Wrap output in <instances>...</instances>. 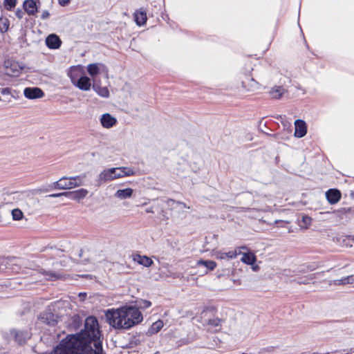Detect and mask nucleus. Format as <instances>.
Here are the masks:
<instances>
[{
	"instance_id": "nucleus-6",
	"label": "nucleus",
	"mask_w": 354,
	"mask_h": 354,
	"mask_svg": "<svg viewBox=\"0 0 354 354\" xmlns=\"http://www.w3.org/2000/svg\"><path fill=\"white\" fill-rule=\"evenodd\" d=\"M73 183L72 177L63 176L53 183L51 189H71L75 187V184Z\"/></svg>"
},
{
	"instance_id": "nucleus-36",
	"label": "nucleus",
	"mask_w": 354,
	"mask_h": 354,
	"mask_svg": "<svg viewBox=\"0 0 354 354\" xmlns=\"http://www.w3.org/2000/svg\"><path fill=\"white\" fill-rule=\"evenodd\" d=\"M241 250H248V248L246 246H241L236 248L233 250H230V252H235V258L237 257V255L241 254Z\"/></svg>"
},
{
	"instance_id": "nucleus-7",
	"label": "nucleus",
	"mask_w": 354,
	"mask_h": 354,
	"mask_svg": "<svg viewBox=\"0 0 354 354\" xmlns=\"http://www.w3.org/2000/svg\"><path fill=\"white\" fill-rule=\"evenodd\" d=\"M10 334L15 338V340L19 344H24L30 338V333L28 330H19L12 329L10 330Z\"/></svg>"
},
{
	"instance_id": "nucleus-5",
	"label": "nucleus",
	"mask_w": 354,
	"mask_h": 354,
	"mask_svg": "<svg viewBox=\"0 0 354 354\" xmlns=\"http://www.w3.org/2000/svg\"><path fill=\"white\" fill-rule=\"evenodd\" d=\"M17 261V259L15 257L0 258V272H3L9 269L14 272H18L19 268Z\"/></svg>"
},
{
	"instance_id": "nucleus-45",
	"label": "nucleus",
	"mask_w": 354,
	"mask_h": 354,
	"mask_svg": "<svg viewBox=\"0 0 354 354\" xmlns=\"http://www.w3.org/2000/svg\"><path fill=\"white\" fill-rule=\"evenodd\" d=\"M259 267L258 266H255L252 267L253 270L257 271L258 270Z\"/></svg>"
},
{
	"instance_id": "nucleus-43",
	"label": "nucleus",
	"mask_w": 354,
	"mask_h": 354,
	"mask_svg": "<svg viewBox=\"0 0 354 354\" xmlns=\"http://www.w3.org/2000/svg\"><path fill=\"white\" fill-rule=\"evenodd\" d=\"M3 95H8L10 93V90L8 88H3L1 91Z\"/></svg>"
},
{
	"instance_id": "nucleus-32",
	"label": "nucleus",
	"mask_w": 354,
	"mask_h": 354,
	"mask_svg": "<svg viewBox=\"0 0 354 354\" xmlns=\"http://www.w3.org/2000/svg\"><path fill=\"white\" fill-rule=\"evenodd\" d=\"M136 303H137L136 308L138 310H139V308H142V309L148 308L151 306V301H147V300L141 299L140 301H137Z\"/></svg>"
},
{
	"instance_id": "nucleus-37",
	"label": "nucleus",
	"mask_w": 354,
	"mask_h": 354,
	"mask_svg": "<svg viewBox=\"0 0 354 354\" xmlns=\"http://www.w3.org/2000/svg\"><path fill=\"white\" fill-rule=\"evenodd\" d=\"M302 221L306 226L310 225L311 223V218L308 216H304L302 217Z\"/></svg>"
},
{
	"instance_id": "nucleus-1",
	"label": "nucleus",
	"mask_w": 354,
	"mask_h": 354,
	"mask_svg": "<svg viewBox=\"0 0 354 354\" xmlns=\"http://www.w3.org/2000/svg\"><path fill=\"white\" fill-rule=\"evenodd\" d=\"M105 317L110 326L116 329L124 330L130 329L143 319L140 311L133 306L108 310Z\"/></svg>"
},
{
	"instance_id": "nucleus-11",
	"label": "nucleus",
	"mask_w": 354,
	"mask_h": 354,
	"mask_svg": "<svg viewBox=\"0 0 354 354\" xmlns=\"http://www.w3.org/2000/svg\"><path fill=\"white\" fill-rule=\"evenodd\" d=\"M295 136L297 138L304 137L307 132L306 124L304 120H296L295 122Z\"/></svg>"
},
{
	"instance_id": "nucleus-16",
	"label": "nucleus",
	"mask_w": 354,
	"mask_h": 354,
	"mask_svg": "<svg viewBox=\"0 0 354 354\" xmlns=\"http://www.w3.org/2000/svg\"><path fill=\"white\" fill-rule=\"evenodd\" d=\"M286 90L281 86H274L269 91V94L272 98L275 100L281 99L283 95L285 93Z\"/></svg>"
},
{
	"instance_id": "nucleus-26",
	"label": "nucleus",
	"mask_w": 354,
	"mask_h": 354,
	"mask_svg": "<svg viewBox=\"0 0 354 354\" xmlns=\"http://www.w3.org/2000/svg\"><path fill=\"white\" fill-rule=\"evenodd\" d=\"M163 322L162 320H158L153 322L151 324L150 328L149 329V333L150 334L157 333L163 327Z\"/></svg>"
},
{
	"instance_id": "nucleus-39",
	"label": "nucleus",
	"mask_w": 354,
	"mask_h": 354,
	"mask_svg": "<svg viewBox=\"0 0 354 354\" xmlns=\"http://www.w3.org/2000/svg\"><path fill=\"white\" fill-rule=\"evenodd\" d=\"M50 16V13L48 10H44L41 15V18L44 20L47 19Z\"/></svg>"
},
{
	"instance_id": "nucleus-46",
	"label": "nucleus",
	"mask_w": 354,
	"mask_h": 354,
	"mask_svg": "<svg viewBox=\"0 0 354 354\" xmlns=\"http://www.w3.org/2000/svg\"><path fill=\"white\" fill-rule=\"evenodd\" d=\"M80 297H86V293H80Z\"/></svg>"
},
{
	"instance_id": "nucleus-23",
	"label": "nucleus",
	"mask_w": 354,
	"mask_h": 354,
	"mask_svg": "<svg viewBox=\"0 0 354 354\" xmlns=\"http://www.w3.org/2000/svg\"><path fill=\"white\" fill-rule=\"evenodd\" d=\"M147 14L143 10H137L135 13V20L138 26H142L145 24L147 21Z\"/></svg>"
},
{
	"instance_id": "nucleus-30",
	"label": "nucleus",
	"mask_w": 354,
	"mask_h": 354,
	"mask_svg": "<svg viewBox=\"0 0 354 354\" xmlns=\"http://www.w3.org/2000/svg\"><path fill=\"white\" fill-rule=\"evenodd\" d=\"M12 219L15 221H20L24 218V213L18 208L12 210Z\"/></svg>"
},
{
	"instance_id": "nucleus-18",
	"label": "nucleus",
	"mask_w": 354,
	"mask_h": 354,
	"mask_svg": "<svg viewBox=\"0 0 354 354\" xmlns=\"http://www.w3.org/2000/svg\"><path fill=\"white\" fill-rule=\"evenodd\" d=\"M92 88L102 97L108 98L109 97V91L107 87L101 86L99 84L94 83Z\"/></svg>"
},
{
	"instance_id": "nucleus-38",
	"label": "nucleus",
	"mask_w": 354,
	"mask_h": 354,
	"mask_svg": "<svg viewBox=\"0 0 354 354\" xmlns=\"http://www.w3.org/2000/svg\"><path fill=\"white\" fill-rule=\"evenodd\" d=\"M66 192H62V193H56V194H52L48 196L50 198H57L62 196H66Z\"/></svg>"
},
{
	"instance_id": "nucleus-40",
	"label": "nucleus",
	"mask_w": 354,
	"mask_h": 354,
	"mask_svg": "<svg viewBox=\"0 0 354 354\" xmlns=\"http://www.w3.org/2000/svg\"><path fill=\"white\" fill-rule=\"evenodd\" d=\"M24 15V12L21 10H17L15 12L16 17L19 19L23 18Z\"/></svg>"
},
{
	"instance_id": "nucleus-42",
	"label": "nucleus",
	"mask_w": 354,
	"mask_h": 354,
	"mask_svg": "<svg viewBox=\"0 0 354 354\" xmlns=\"http://www.w3.org/2000/svg\"><path fill=\"white\" fill-rule=\"evenodd\" d=\"M70 1L71 0H58V2L61 6H65L70 3Z\"/></svg>"
},
{
	"instance_id": "nucleus-20",
	"label": "nucleus",
	"mask_w": 354,
	"mask_h": 354,
	"mask_svg": "<svg viewBox=\"0 0 354 354\" xmlns=\"http://www.w3.org/2000/svg\"><path fill=\"white\" fill-rule=\"evenodd\" d=\"M133 189L131 188H126L124 189H118L115 194V196L121 200L129 198L131 197L133 194Z\"/></svg>"
},
{
	"instance_id": "nucleus-8",
	"label": "nucleus",
	"mask_w": 354,
	"mask_h": 354,
	"mask_svg": "<svg viewBox=\"0 0 354 354\" xmlns=\"http://www.w3.org/2000/svg\"><path fill=\"white\" fill-rule=\"evenodd\" d=\"M71 82L73 85L82 91H88L91 86V80L86 76H82L77 80H71Z\"/></svg>"
},
{
	"instance_id": "nucleus-31",
	"label": "nucleus",
	"mask_w": 354,
	"mask_h": 354,
	"mask_svg": "<svg viewBox=\"0 0 354 354\" xmlns=\"http://www.w3.org/2000/svg\"><path fill=\"white\" fill-rule=\"evenodd\" d=\"M250 81H251V85L250 87H248L245 85V83L244 82H241V88L243 91H254L255 86L257 85V82L253 78H251Z\"/></svg>"
},
{
	"instance_id": "nucleus-24",
	"label": "nucleus",
	"mask_w": 354,
	"mask_h": 354,
	"mask_svg": "<svg viewBox=\"0 0 354 354\" xmlns=\"http://www.w3.org/2000/svg\"><path fill=\"white\" fill-rule=\"evenodd\" d=\"M197 266H203L209 270H213L216 267V263L210 260H199L196 263Z\"/></svg>"
},
{
	"instance_id": "nucleus-17",
	"label": "nucleus",
	"mask_w": 354,
	"mask_h": 354,
	"mask_svg": "<svg viewBox=\"0 0 354 354\" xmlns=\"http://www.w3.org/2000/svg\"><path fill=\"white\" fill-rule=\"evenodd\" d=\"M214 256L221 260H230L235 259V252H223L221 250L215 251L214 252Z\"/></svg>"
},
{
	"instance_id": "nucleus-10",
	"label": "nucleus",
	"mask_w": 354,
	"mask_h": 354,
	"mask_svg": "<svg viewBox=\"0 0 354 354\" xmlns=\"http://www.w3.org/2000/svg\"><path fill=\"white\" fill-rule=\"evenodd\" d=\"M39 1L37 0H26L24 2V9L29 15H35L37 12Z\"/></svg>"
},
{
	"instance_id": "nucleus-4",
	"label": "nucleus",
	"mask_w": 354,
	"mask_h": 354,
	"mask_svg": "<svg viewBox=\"0 0 354 354\" xmlns=\"http://www.w3.org/2000/svg\"><path fill=\"white\" fill-rule=\"evenodd\" d=\"M39 321L41 324H44L50 326H55L58 323L59 317L50 309H48L40 314Z\"/></svg>"
},
{
	"instance_id": "nucleus-27",
	"label": "nucleus",
	"mask_w": 354,
	"mask_h": 354,
	"mask_svg": "<svg viewBox=\"0 0 354 354\" xmlns=\"http://www.w3.org/2000/svg\"><path fill=\"white\" fill-rule=\"evenodd\" d=\"M99 64L94 63L87 66V71L91 76L94 77L99 73Z\"/></svg>"
},
{
	"instance_id": "nucleus-44",
	"label": "nucleus",
	"mask_w": 354,
	"mask_h": 354,
	"mask_svg": "<svg viewBox=\"0 0 354 354\" xmlns=\"http://www.w3.org/2000/svg\"><path fill=\"white\" fill-rule=\"evenodd\" d=\"M145 212L147 213H153L154 212L153 207H149V208L146 209Z\"/></svg>"
},
{
	"instance_id": "nucleus-2",
	"label": "nucleus",
	"mask_w": 354,
	"mask_h": 354,
	"mask_svg": "<svg viewBox=\"0 0 354 354\" xmlns=\"http://www.w3.org/2000/svg\"><path fill=\"white\" fill-rule=\"evenodd\" d=\"M133 169L127 167H113L106 169L102 171L97 180V185H100L114 180L118 178L134 175Z\"/></svg>"
},
{
	"instance_id": "nucleus-19",
	"label": "nucleus",
	"mask_w": 354,
	"mask_h": 354,
	"mask_svg": "<svg viewBox=\"0 0 354 354\" xmlns=\"http://www.w3.org/2000/svg\"><path fill=\"white\" fill-rule=\"evenodd\" d=\"M133 259L134 261L144 266L145 267H149L153 263V261L147 256H141L140 254H137L133 257Z\"/></svg>"
},
{
	"instance_id": "nucleus-28",
	"label": "nucleus",
	"mask_w": 354,
	"mask_h": 354,
	"mask_svg": "<svg viewBox=\"0 0 354 354\" xmlns=\"http://www.w3.org/2000/svg\"><path fill=\"white\" fill-rule=\"evenodd\" d=\"M10 26L9 20L6 17L0 18V31L1 32H6L8 31Z\"/></svg>"
},
{
	"instance_id": "nucleus-9",
	"label": "nucleus",
	"mask_w": 354,
	"mask_h": 354,
	"mask_svg": "<svg viewBox=\"0 0 354 354\" xmlns=\"http://www.w3.org/2000/svg\"><path fill=\"white\" fill-rule=\"evenodd\" d=\"M24 95L26 98L33 100L42 97L44 93L42 90L39 88L28 87L24 89Z\"/></svg>"
},
{
	"instance_id": "nucleus-3",
	"label": "nucleus",
	"mask_w": 354,
	"mask_h": 354,
	"mask_svg": "<svg viewBox=\"0 0 354 354\" xmlns=\"http://www.w3.org/2000/svg\"><path fill=\"white\" fill-rule=\"evenodd\" d=\"M3 68L5 73L10 77H17L20 75L24 66L18 62L7 59L4 61Z\"/></svg>"
},
{
	"instance_id": "nucleus-33",
	"label": "nucleus",
	"mask_w": 354,
	"mask_h": 354,
	"mask_svg": "<svg viewBox=\"0 0 354 354\" xmlns=\"http://www.w3.org/2000/svg\"><path fill=\"white\" fill-rule=\"evenodd\" d=\"M17 0H4V8L8 10H12L17 4Z\"/></svg>"
},
{
	"instance_id": "nucleus-35",
	"label": "nucleus",
	"mask_w": 354,
	"mask_h": 354,
	"mask_svg": "<svg viewBox=\"0 0 354 354\" xmlns=\"http://www.w3.org/2000/svg\"><path fill=\"white\" fill-rule=\"evenodd\" d=\"M222 320L219 318H214L208 320V324L213 327H218L221 325Z\"/></svg>"
},
{
	"instance_id": "nucleus-34",
	"label": "nucleus",
	"mask_w": 354,
	"mask_h": 354,
	"mask_svg": "<svg viewBox=\"0 0 354 354\" xmlns=\"http://www.w3.org/2000/svg\"><path fill=\"white\" fill-rule=\"evenodd\" d=\"M316 278L315 274H311L308 276H306L304 279H301V280H297V283L298 284H308L310 280L315 279Z\"/></svg>"
},
{
	"instance_id": "nucleus-22",
	"label": "nucleus",
	"mask_w": 354,
	"mask_h": 354,
	"mask_svg": "<svg viewBox=\"0 0 354 354\" xmlns=\"http://www.w3.org/2000/svg\"><path fill=\"white\" fill-rule=\"evenodd\" d=\"M241 261L245 264L253 265L257 258L252 252H243Z\"/></svg>"
},
{
	"instance_id": "nucleus-12",
	"label": "nucleus",
	"mask_w": 354,
	"mask_h": 354,
	"mask_svg": "<svg viewBox=\"0 0 354 354\" xmlns=\"http://www.w3.org/2000/svg\"><path fill=\"white\" fill-rule=\"evenodd\" d=\"M100 122L103 127L109 129L116 124L117 120L111 114L104 113L101 116Z\"/></svg>"
},
{
	"instance_id": "nucleus-15",
	"label": "nucleus",
	"mask_w": 354,
	"mask_h": 354,
	"mask_svg": "<svg viewBox=\"0 0 354 354\" xmlns=\"http://www.w3.org/2000/svg\"><path fill=\"white\" fill-rule=\"evenodd\" d=\"M326 194L327 200L330 204L337 203L341 198V193L337 189H329Z\"/></svg>"
},
{
	"instance_id": "nucleus-41",
	"label": "nucleus",
	"mask_w": 354,
	"mask_h": 354,
	"mask_svg": "<svg viewBox=\"0 0 354 354\" xmlns=\"http://www.w3.org/2000/svg\"><path fill=\"white\" fill-rule=\"evenodd\" d=\"M176 205H177V206H178V207L179 209H182V208H188V209H189V207H187V206L186 205V204H185V203H181V202H176Z\"/></svg>"
},
{
	"instance_id": "nucleus-21",
	"label": "nucleus",
	"mask_w": 354,
	"mask_h": 354,
	"mask_svg": "<svg viewBox=\"0 0 354 354\" xmlns=\"http://www.w3.org/2000/svg\"><path fill=\"white\" fill-rule=\"evenodd\" d=\"M354 283V276L351 275V276H348L346 277H344L340 279L333 280L330 282V285L340 286V285H345V284H349V283Z\"/></svg>"
},
{
	"instance_id": "nucleus-14",
	"label": "nucleus",
	"mask_w": 354,
	"mask_h": 354,
	"mask_svg": "<svg viewBox=\"0 0 354 354\" xmlns=\"http://www.w3.org/2000/svg\"><path fill=\"white\" fill-rule=\"evenodd\" d=\"M88 192L86 189H80L76 191L66 192V196L73 200H80L86 196Z\"/></svg>"
},
{
	"instance_id": "nucleus-29",
	"label": "nucleus",
	"mask_w": 354,
	"mask_h": 354,
	"mask_svg": "<svg viewBox=\"0 0 354 354\" xmlns=\"http://www.w3.org/2000/svg\"><path fill=\"white\" fill-rule=\"evenodd\" d=\"M86 178V174H82L80 176H72L73 184H75V187H80L84 185V180Z\"/></svg>"
},
{
	"instance_id": "nucleus-25",
	"label": "nucleus",
	"mask_w": 354,
	"mask_h": 354,
	"mask_svg": "<svg viewBox=\"0 0 354 354\" xmlns=\"http://www.w3.org/2000/svg\"><path fill=\"white\" fill-rule=\"evenodd\" d=\"M41 274L48 280H57V279H62V276L59 273L56 272H52V271L46 272L45 270H43L41 272Z\"/></svg>"
},
{
	"instance_id": "nucleus-13",
	"label": "nucleus",
	"mask_w": 354,
	"mask_h": 354,
	"mask_svg": "<svg viewBox=\"0 0 354 354\" xmlns=\"http://www.w3.org/2000/svg\"><path fill=\"white\" fill-rule=\"evenodd\" d=\"M46 44L48 48L57 49L60 46L62 41L58 36L52 34L47 37Z\"/></svg>"
}]
</instances>
